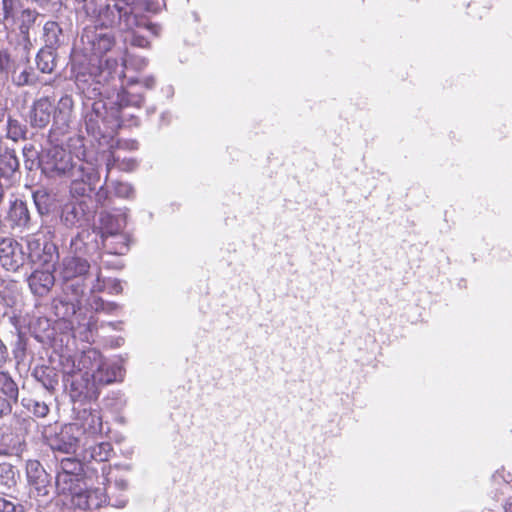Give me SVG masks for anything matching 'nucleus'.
Segmentation results:
<instances>
[{
	"mask_svg": "<svg viewBox=\"0 0 512 512\" xmlns=\"http://www.w3.org/2000/svg\"><path fill=\"white\" fill-rule=\"evenodd\" d=\"M112 488L117 492H125L128 489V482L123 478L115 479L113 485L106 488L105 491L107 492Z\"/></svg>",
	"mask_w": 512,
	"mask_h": 512,
	"instance_id": "47",
	"label": "nucleus"
},
{
	"mask_svg": "<svg viewBox=\"0 0 512 512\" xmlns=\"http://www.w3.org/2000/svg\"><path fill=\"white\" fill-rule=\"evenodd\" d=\"M503 508L505 512H512V497L505 501Z\"/></svg>",
	"mask_w": 512,
	"mask_h": 512,
	"instance_id": "50",
	"label": "nucleus"
},
{
	"mask_svg": "<svg viewBox=\"0 0 512 512\" xmlns=\"http://www.w3.org/2000/svg\"><path fill=\"white\" fill-rule=\"evenodd\" d=\"M81 24L84 26L81 34L84 59L97 58L104 62L103 57L115 45V37L110 29L114 25L101 24L92 20H86Z\"/></svg>",
	"mask_w": 512,
	"mask_h": 512,
	"instance_id": "4",
	"label": "nucleus"
},
{
	"mask_svg": "<svg viewBox=\"0 0 512 512\" xmlns=\"http://www.w3.org/2000/svg\"><path fill=\"white\" fill-rule=\"evenodd\" d=\"M124 145L131 150H135L138 148V143L136 141H125Z\"/></svg>",
	"mask_w": 512,
	"mask_h": 512,
	"instance_id": "51",
	"label": "nucleus"
},
{
	"mask_svg": "<svg viewBox=\"0 0 512 512\" xmlns=\"http://www.w3.org/2000/svg\"><path fill=\"white\" fill-rule=\"evenodd\" d=\"M82 477L72 476L68 473L57 471L55 486L59 494H69L71 498L81 488Z\"/></svg>",
	"mask_w": 512,
	"mask_h": 512,
	"instance_id": "23",
	"label": "nucleus"
},
{
	"mask_svg": "<svg viewBox=\"0 0 512 512\" xmlns=\"http://www.w3.org/2000/svg\"><path fill=\"white\" fill-rule=\"evenodd\" d=\"M107 170L110 171L114 166H118L121 170L131 171L135 168L136 162L133 159L120 160L119 155L111 154V158L107 159Z\"/></svg>",
	"mask_w": 512,
	"mask_h": 512,
	"instance_id": "37",
	"label": "nucleus"
},
{
	"mask_svg": "<svg viewBox=\"0 0 512 512\" xmlns=\"http://www.w3.org/2000/svg\"><path fill=\"white\" fill-rule=\"evenodd\" d=\"M91 216L87 201L69 199L61 208L60 219L67 228L85 225Z\"/></svg>",
	"mask_w": 512,
	"mask_h": 512,
	"instance_id": "11",
	"label": "nucleus"
},
{
	"mask_svg": "<svg viewBox=\"0 0 512 512\" xmlns=\"http://www.w3.org/2000/svg\"><path fill=\"white\" fill-rule=\"evenodd\" d=\"M25 168L32 171L36 167H40L41 153H39L34 145L26 144L22 149Z\"/></svg>",
	"mask_w": 512,
	"mask_h": 512,
	"instance_id": "33",
	"label": "nucleus"
},
{
	"mask_svg": "<svg viewBox=\"0 0 512 512\" xmlns=\"http://www.w3.org/2000/svg\"><path fill=\"white\" fill-rule=\"evenodd\" d=\"M25 469L30 494L35 497L48 496L51 476L43 465L38 460H28Z\"/></svg>",
	"mask_w": 512,
	"mask_h": 512,
	"instance_id": "10",
	"label": "nucleus"
},
{
	"mask_svg": "<svg viewBox=\"0 0 512 512\" xmlns=\"http://www.w3.org/2000/svg\"><path fill=\"white\" fill-rule=\"evenodd\" d=\"M107 492L101 488H81L71 498L72 504L81 510H93L102 507L108 500L112 501V506L124 508L127 504V498L123 495L115 496L113 492Z\"/></svg>",
	"mask_w": 512,
	"mask_h": 512,
	"instance_id": "7",
	"label": "nucleus"
},
{
	"mask_svg": "<svg viewBox=\"0 0 512 512\" xmlns=\"http://www.w3.org/2000/svg\"><path fill=\"white\" fill-rule=\"evenodd\" d=\"M57 471L68 473L76 477H82L83 464L75 457H64L59 460Z\"/></svg>",
	"mask_w": 512,
	"mask_h": 512,
	"instance_id": "30",
	"label": "nucleus"
},
{
	"mask_svg": "<svg viewBox=\"0 0 512 512\" xmlns=\"http://www.w3.org/2000/svg\"><path fill=\"white\" fill-rule=\"evenodd\" d=\"M130 43L131 45L140 48H148L150 44L149 41L143 35H140L137 32L132 33Z\"/></svg>",
	"mask_w": 512,
	"mask_h": 512,
	"instance_id": "44",
	"label": "nucleus"
},
{
	"mask_svg": "<svg viewBox=\"0 0 512 512\" xmlns=\"http://www.w3.org/2000/svg\"><path fill=\"white\" fill-rule=\"evenodd\" d=\"M29 260L22 244L12 237H5L0 240V264L9 272L19 271L26 261Z\"/></svg>",
	"mask_w": 512,
	"mask_h": 512,
	"instance_id": "9",
	"label": "nucleus"
},
{
	"mask_svg": "<svg viewBox=\"0 0 512 512\" xmlns=\"http://www.w3.org/2000/svg\"><path fill=\"white\" fill-rule=\"evenodd\" d=\"M53 109L54 103L50 97L44 96L36 99L29 111V123L31 127L37 129L46 128L51 122Z\"/></svg>",
	"mask_w": 512,
	"mask_h": 512,
	"instance_id": "15",
	"label": "nucleus"
},
{
	"mask_svg": "<svg viewBox=\"0 0 512 512\" xmlns=\"http://www.w3.org/2000/svg\"><path fill=\"white\" fill-rule=\"evenodd\" d=\"M126 224V215L124 213L101 212L99 216V230L102 241L110 240L111 236L123 232Z\"/></svg>",
	"mask_w": 512,
	"mask_h": 512,
	"instance_id": "16",
	"label": "nucleus"
},
{
	"mask_svg": "<svg viewBox=\"0 0 512 512\" xmlns=\"http://www.w3.org/2000/svg\"><path fill=\"white\" fill-rule=\"evenodd\" d=\"M20 163L14 149L5 147L0 152V180H3L6 187L20 179Z\"/></svg>",
	"mask_w": 512,
	"mask_h": 512,
	"instance_id": "14",
	"label": "nucleus"
},
{
	"mask_svg": "<svg viewBox=\"0 0 512 512\" xmlns=\"http://www.w3.org/2000/svg\"><path fill=\"white\" fill-rule=\"evenodd\" d=\"M67 178L70 179L69 199L90 202V194L100 179L97 160L92 157L83 166L75 168Z\"/></svg>",
	"mask_w": 512,
	"mask_h": 512,
	"instance_id": "6",
	"label": "nucleus"
},
{
	"mask_svg": "<svg viewBox=\"0 0 512 512\" xmlns=\"http://www.w3.org/2000/svg\"><path fill=\"white\" fill-rule=\"evenodd\" d=\"M17 402L18 399H9V397L0 396V419L10 415L13 409V404H16Z\"/></svg>",
	"mask_w": 512,
	"mask_h": 512,
	"instance_id": "43",
	"label": "nucleus"
},
{
	"mask_svg": "<svg viewBox=\"0 0 512 512\" xmlns=\"http://www.w3.org/2000/svg\"><path fill=\"white\" fill-rule=\"evenodd\" d=\"M147 65V60L146 59H141V66L142 67H145Z\"/></svg>",
	"mask_w": 512,
	"mask_h": 512,
	"instance_id": "54",
	"label": "nucleus"
},
{
	"mask_svg": "<svg viewBox=\"0 0 512 512\" xmlns=\"http://www.w3.org/2000/svg\"><path fill=\"white\" fill-rule=\"evenodd\" d=\"M10 57L5 51L0 50V73L6 72L9 67Z\"/></svg>",
	"mask_w": 512,
	"mask_h": 512,
	"instance_id": "48",
	"label": "nucleus"
},
{
	"mask_svg": "<svg viewBox=\"0 0 512 512\" xmlns=\"http://www.w3.org/2000/svg\"><path fill=\"white\" fill-rule=\"evenodd\" d=\"M31 1L36 3V4H38L41 7H45L46 5H48L53 0H31Z\"/></svg>",
	"mask_w": 512,
	"mask_h": 512,
	"instance_id": "52",
	"label": "nucleus"
},
{
	"mask_svg": "<svg viewBox=\"0 0 512 512\" xmlns=\"http://www.w3.org/2000/svg\"><path fill=\"white\" fill-rule=\"evenodd\" d=\"M102 243L110 254L122 255L129 249V237L124 231L116 233L111 236L110 240L102 241Z\"/></svg>",
	"mask_w": 512,
	"mask_h": 512,
	"instance_id": "26",
	"label": "nucleus"
},
{
	"mask_svg": "<svg viewBox=\"0 0 512 512\" xmlns=\"http://www.w3.org/2000/svg\"><path fill=\"white\" fill-rule=\"evenodd\" d=\"M32 197L40 215H46L50 212L52 206V196L46 189L39 188L33 191Z\"/></svg>",
	"mask_w": 512,
	"mask_h": 512,
	"instance_id": "28",
	"label": "nucleus"
},
{
	"mask_svg": "<svg viewBox=\"0 0 512 512\" xmlns=\"http://www.w3.org/2000/svg\"><path fill=\"white\" fill-rule=\"evenodd\" d=\"M36 65L40 72L50 74L57 66V50L43 47L36 56Z\"/></svg>",
	"mask_w": 512,
	"mask_h": 512,
	"instance_id": "24",
	"label": "nucleus"
},
{
	"mask_svg": "<svg viewBox=\"0 0 512 512\" xmlns=\"http://www.w3.org/2000/svg\"><path fill=\"white\" fill-rule=\"evenodd\" d=\"M91 375L89 373H80L72 376L70 383V396L76 401L82 397L87 398L91 396L92 388L95 383H91Z\"/></svg>",
	"mask_w": 512,
	"mask_h": 512,
	"instance_id": "20",
	"label": "nucleus"
},
{
	"mask_svg": "<svg viewBox=\"0 0 512 512\" xmlns=\"http://www.w3.org/2000/svg\"><path fill=\"white\" fill-rule=\"evenodd\" d=\"M106 291L110 294H119L122 292V286L118 279L107 278Z\"/></svg>",
	"mask_w": 512,
	"mask_h": 512,
	"instance_id": "45",
	"label": "nucleus"
},
{
	"mask_svg": "<svg viewBox=\"0 0 512 512\" xmlns=\"http://www.w3.org/2000/svg\"><path fill=\"white\" fill-rule=\"evenodd\" d=\"M85 339H86L87 341H89V336H88V334H86V335H85Z\"/></svg>",
	"mask_w": 512,
	"mask_h": 512,
	"instance_id": "58",
	"label": "nucleus"
},
{
	"mask_svg": "<svg viewBox=\"0 0 512 512\" xmlns=\"http://www.w3.org/2000/svg\"><path fill=\"white\" fill-rule=\"evenodd\" d=\"M44 47L58 50L64 44L65 35L60 25L55 21H48L43 27Z\"/></svg>",
	"mask_w": 512,
	"mask_h": 512,
	"instance_id": "22",
	"label": "nucleus"
},
{
	"mask_svg": "<svg viewBox=\"0 0 512 512\" xmlns=\"http://www.w3.org/2000/svg\"><path fill=\"white\" fill-rule=\"evenodd\" d=\"M91 326H92L91 323L88 322L87 323V332H89V333L91 332Z\"/></svg>",
	"mask_w": 512,
	"mask_h": 512,
	"instance_id": "55",
	"label": "nucleus"
},
{
	"mask_svg": "<svg viewBox=\"0 0 512 512\" xmlns=\"http://www.w3.org/2000/svg\"><path fill=\"white\" fill-rule=\"evenodd\" d=\"M5 187H6V184L5 182L2 183L0 181V204L3 202V199H4V191H5Z\"/></svg>",
	"mask_w": 512,
	"mask_h": 512,
	"instance_id": "53",
	"label": "nucleus"
},
{
	"mask_svg": "<svg viewBox=\"0 0 512 512\" xmlns=\"http://www.w3.org/2000/svg\"><path fill=\"white\" fill-rule=\"evenodd\" d=\"M8 217L15 226L26 227L30 222V213L27 204L18 199L13 201L10 205Z\"/></svg>",
	"mask_w": 512,
	"mask_h": 512,
	"instance_id": "25",
	"label": "nucleus"
},
{
	"mask_svg": "<svg viewBox=\"0 0 512 512\" xmlns=\"http://www.w3.org/2000/svg\"><path fill=\"white\" fill-rule=\"evenodd\" d=\"M0 512H25V506L10 499L0 497Z\"/></svg>",
	"mask_w": 512,
	"mask_h": 512,
	"instance_id": "42",
	"label": "nucleus"
},
{
	"mask_svg": "<svg viewBox=\"0 0 512 512\" xmlns=\"http://www.w3.org/2000/svg\"><path fill=\"white\" fill-rule=\"evenodd\" d=\"M39 14L35 10L29 8L21 11L18 17V28L22 38V44L25 50H29L32 46L30 40V29L35 24Z\"/></svg>",
	"mask_w": 512,
	"mask_h": 512,
	"instance_id": "21",
	"label": "nucleus"
},
{
	"mask_svg": "<svg viewBox=\"0 0 512 512\" xmlns=\"http://www.w3.org/2000/svg\"><path fill=\"white\" fill-rule=\"evenodd\" d=\"M0 396L14 398L19 400V387L11 374L0 370Z\"/></svg>",
	"mask_w": 512,
	"mask_h": 512,
	"instance_id": "27",
	"label": "nucleus"
},
{
	"mask_svg": "<svg viewBox=\"0 0 512 512\" xmlns=\"http://www.w3.org/2000/svg\"><path fill=\"white\" fill-rule=\"evenodd\" d=\"M91 158L82 144L75 155L63 146L51 145L41 152L40 168L49 178L67 177L75 168L83 166Z\"/></svg>",
	"mask_w": 512,
	"mask_h": 512,
	"instance_id": "3",
	"label": "nucleus"
},
{
	"mask_svg": "<svg viewBox=\"0 0 512 512\" xmlns=\"http://www.w3.org/2000/svg\"><path fill=\"white\" fill-rule=\"evenodd\" d=\"M107 278H103L101 274V268L98 267L95 271V279L91 281L89 292L91 294L105 292L106 291Z\"/></svg>",
	"mask_w": 512,
	"mask_h": 512,
	"instance_id": "39",
	"label": "nucleus"
},
{
	"mask_svg": "<svg viewBox=\"0 0 512 512\" xmlns=\"http://www.w3.org/2000/svg\"><path fill=\"white\" fill-rule=\"evenodd\" d=\"M168 92L172 93V87L171 86L168 87Z\"/></svg>",
	"mask_w": 512,
	"mask_h": 512,
	"instance_id": "57",
	"label": "nucleus"
},
{
	"mask_svg": "<svg viewBox=\"0 0 512 512\" xmlns=\"http://www.w3.org/2000/svg\"><path fill=\"white\" fill-rule=\"evenodd\" d=\"M29 261L41 267L34 269L27 276L31 293L36 297H45L55 284V263L59 258L57 246L45 239L33 235L27 240Z\"/></svg>",
	"mask_w": 512,
	"mask_h": 512,
	"instance_id": "2",
	"label": "nucleus"
},
{
	"mask_svg": "<svg viewBox=\"0 0 512 512\" xmlns=\"http://www.w3.org/2000/svg\"><path fill=\"white\" fill-rule=\"evenodd\" d=\"M89 262L78 256H67L63 258L59 275L62 280V291L65 295H76L83 297L87 290V280L90 277Z\"/></svg>",
	"mask_w": 512,
	"mask_h": 512,
	"instance_id": "5",
	"label": "nucleus"
},
{
	"mask_svg": "<svg viewBox=\"0 0 512 512\" xmlns=\"http://www.w3.org/2000/svg\"><path fill=\"white\" fill-rule=\"evenodd\" d=\"M136 15L140 16L138 12H140L142 9H145L148 12L156 13L158 12L162 7L165 6V0H155L150 1L147 0L145 3H141L140 1L136 0Z\"/></svg>",
	"mask_w": 512,
	"mask_h": 512,
	"instance_id": "40",
	"label": "nucleus"
},
{
	"mask_svg": "<svg viewBox=\"0 0 512 512\" xmlns=\"http://www.w3.org/2000/svg\"><path fill=\"white\" fill-rule=\"evenodd\" d=\"M81 442V428L78 423L65 424L59 432L47 437V444L53 451L66 454L74 453Z\"/></svg>",
	"mask_w": 512,
	"mask_h": 512,
	"instance_id": "8",
	"label": "nucleus"
},
{
	"mask_svg": "<svg viewBox=\"0 0 512 512\" xmlns=\"http://www.w3.org/2000/svg\"><path fill=\"white\" fill-rule=\"evenodd\" d=\"M110 200L109 191L104 188L100 187L99 190L95 194V201L97 204L101 206H105Z\"/></svg>",
	"mask_w": 512,
	"mask_h": 512,
	"instance_id": "46",
	"label": "nucleus"
},
{
	"mask_svg": "<svg viewBox=\"0 0 512 512\" xmlns=\"http://www.w3.org/2000/svg\"><path fill=\"white\" fill-rule=\"evenodd\" d=\"M81 437L84 436V440H96L98 436L103 433L102 417L98 411H84L81 418Z\"/></svg>",
	"mask_w": 512,
	"mask_h": 512,
	"instance_id": "18",
	"label": "nucleus"
},
{
	"mask_svg": "<svg viewBox=\"0 0 512 512\" xmlns=\"http://www.w3.org/2000/svg\"><path fill=\"white\" fill-rule=\"evenodd\" d=\"M36 378L42 383V385L49 391H53L55 387L58 385L57 374L52 369H46L41 372L39 375L36 372Z\"/></svg>",
	"mask_w": 512,
	"mask_h": 512,
	"instance_id": "38",
	"label": "nucleus"
},
{
	"mask_svg": "<svg viewBox=\"0 0 512 512\" xmlns=\"http://www.w3.org/2000/svg\"><path fill=\"white\" fill-rule=\"evenodd\" d=\"M121 64L113 57L101 59L89 58L76 61L73 65L74 80L78 91L90 104L84 103L90 110L85 115V126L94 137L115 133L124 125H137V117L131 111L140 108L143 96L138 86L152 89L156 80L153 76L129 79L125 89L109 96V87L116 79L124 77L126 61Z\"/></svg>",
	"mask_w": 512,
	"mask_h": 512,
	"instance_id": "1",
	"label": "nucleus"
},
{
	"mask_svg": "<svg viewBox=\"0 0 512 512\" xmlns=\"http://www.w3.org/2000/svg\"><path fill=\"white\" fill-rule=\"evenodd\" d=\"M91 377L93 383L101 385L110 384L122 379V367L118 362L100 361Z\"/></svg>",
	"mask_w": 512,
	"mask_h": 512,
	"instance_id": "17",
	"label": "nucleus"
},
{
	"mask_svg": "<svg viewBox=\"0 0 512 512\" xmlns=\"http://www.w3.org/2000/svg\"><path fill=\"white\" fill-rule=\"evenodd\" d=\"M114 193L121 198H133L135 191L131 184L125 182H117L114 184Z\"/></svg>",
	"mask_w": 512,
	"mask_h": 512,
	"instance_id": "41",
	"label": "nucleus"
},
{
	"mask_svg": "<svg viewBox=\"0 0 512 512\" xmlns=\"http://www.w3.org/2000/svg\"><path fill=\"white\" fill-rule=\"evenodd\" d=\"M8 360V350L4 343L0 340V368L5 365Z\"/></svg>",
	"mask_w": 512,
	"mask_h": 512,
	"instance_id": "49",
	"label": "nucleus"
},
{
	"mask_svg": "<svg viewBox=\"0 0 512 512\" xmlns=\"http://www.w3.org/2000/svg\"><path fill=\"white\" fill-rule=\"evenodd\" d=\"M27 129L18 120L9 118L7 121L6 137L14 142L26 137Z\"/></svg>",
	"mask_w": 512,
	"mask_h": 512,
	"instance_id": "34",
	"label": "nucleus"
},
{
	"mask_svg": "<svg viewBox=\"0 0 512 512\" xmlns=\"http://www.w3.org/2000/svg\"><path fill=\"white\" fill-rule=\"evenodd\" d=\"M18 5V0H2L1 15L4 25H7V23H15Z\"/></svg>",
	"mask_w": 512,
	"mask_h": 512,
	"instance_id": "35",
	"label": "nucleus"
},
{
	"mask_svg": "<svg viewBox=\"0 0 512 512\" xmlns=\"http://www.w3.org/2000/svg\"><path fill=\"white\" fill-rule=\"evenodd\" d=\"M20 450V441L8 434L0 435V457L17 454Z\"/></svg>",
	"mask_w": 512,
	"mask_h": 512,
	"instance_id": "32",
	"label": "nucleus"
},
{
	"mask_svg": "<svg viewBox=\"0 0 512 512\" xmlns=\"http://www.w3.org/2000/svg\"><path fill=\"white\" fill-rule=\"evenodd\" d=\"M82 297H76V295H63L55 298L52 302L55 315L64 321H67L71 329H75V323L77 321V311L80 309Z\"/></svg>",
	"mask_w": 512,
	"mask_h": 512,
	"instance_id": "13",
	"label": "nucleus"
},
{
	"mask_svg": "<svg viewBox=\"0 0 512 512\" xmlns=\"http://www.w3.org/2000/svg\"><path fill=\"white\" fill-rule=\"evenodd\" d=\"M92 354H93L94 359H96V357L99 356L98 353L95 351H93Z\"/></svg>",
	"mask_w": 512,
	"mask_h": 512,
	"instance_id": "56",
	"label": "nucleus"
},
{
	"mask_svg": "<svg viewBox=\"0 0 512 512\" xmlns=\"http://www.w3.org/2000/svg\"><path fill=\"white\" fill-rule=\"evenodd\" d=\"M83 458L85 460H94L97 462H105L110 459L113 454V448L110 442H94V440H84Z\"/></svg>",
	"mask_w": 512,
	"mask_h": 512,
	"instance_id": "19",
	"label": "nucleus"
},
{
	"mask_svg": "<svg viewBox=\"0 0 512 512\" xmlns=\"http://www.w3.org/2000/svg\"><path fill=\"white\" fill-rule=\"evenodd\" d=\"M74 109V101L71 95L62 96L53 109V123L49 137L55 134H65L70 126Z\"/></svg>",
	"mask_w": 512,
	"mask_h": 512,
	"instance_id": "12",
	"label": "nucleus"
},
{
	"mask_svg": "<svg viewBox=\"0 0 512 512\" xmlns=\"http://www.w3.org/2000/svg\"><path fill=\"white\" fill-rule=\"evenodd\" d=\"M15 469L10 463L4 462L0 464V482L7 486L12 487L16 484Z\"/></svg>",
	"mask_w": 512,
	"mask_h": 512,
	"instance_id": "36",
	"label": "nucleus"
},
{
	"mask_svg": "<svg viewBox=\"0 0 512 512\" xmlns=\"http://www.w3.org/2000/svg\"><path fill=\"white\" fill-rule=\"evenodd\" d=\"M13 83L17 86H31L37 83L38 76L31 67H25L23 70L15 71L13 76Z\"/></svg>",
	"mask_w": 512,
	"mask_h": 512,
	"instance_id": "31",
	"label": "nucleus"
},
{
	"mask_svg": "<svg viewBox=\"0 0 512 512\" xmlns=\"http://www.w3.org/2000/svg\"><path fill=\"white\" fill-rule=\"evenodd\" d=\"M21 405L35 417L44 418L48 415L50 409L44 401H39L31 397H23Z\"/></svg>",
	"mask_w": 512,
	"mask_h": 512,
	"instance_id": "29",
	"label": "nucleus"
}]
</instances>
